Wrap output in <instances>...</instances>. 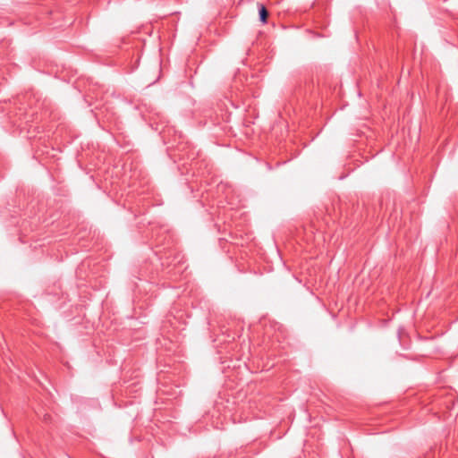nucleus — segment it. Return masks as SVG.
Instances as JSON below:
<instances>
[{
  "instance_id": "obj_1",
  "label": "nucleus",
  "mask_w": 458,
  "mask_h": 458,
  "mask_svg": "<svg viewBox=\"0 0 458 458\" xmlns=\"http://www.w3.org/2000/svg\"><path fill=\"white\" fill-rule=\"evenodd\" d=\"M259 20L262 23H266L267 21L268 12L263 4L259 5Z\"/></svg>"
},
{
  "instance_id": "obj_2",
  "label": "nucleus",
  "mask_w": 458,
  "mask_h": 458,
  "mask_svg": "<svg viewBox=\"0 0 458 458\" xmlns=\"http://www.w3.org/2000/svg\"><path fill=\"white\" fill-rule=\"evenodd\" d=\"M50 418H51V416H50L49 414H46V415L44 416V420H45V421H48V420H50Z\"/></svg>"
}]
</instances>
